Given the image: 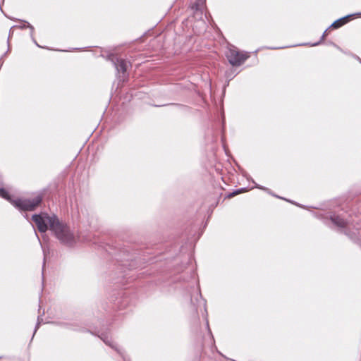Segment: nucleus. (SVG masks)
<instances>
[{
	"label": "nucleus",
	"instance_id": "nucleus-28",
	"mask_svg": "<svg viewBox=\"0 0 361 361\" xmlns=\"http://www.w3.org/2000/svg\"><path fill=\"white\" fill-rule=\"evenodd\" d=\"M80 49V48H74L73 50H79Z\"/></svg>",
	"mask_w": 361,
	"mask_h": 361
},
{
	"label": "nucleus",
	"instance_id": "nucleus-12",
	"mask_svg": "<svg viewBox=\"0 0 361 361\" xmlns=\"http://www.w3.org/2000/svg\"><path fill=\"white\" fill-rule=\"evenodd\" d=\"M20 22V25H13L11 27V29H13V28H19V29H25V28H27V21L25 20H18Z\"/></svg>",
	"mask_w": 361,
	"mask_h": 361
},
{
	"label": "nucleus",
	"instance_id": "nucleus-3",
	"mask_svg": "<svg viewBox=\"0 0 361 361\" xmlns=\"http://www.w3.org/2000/svg\"><path fill=\"white\" fill-rule=\"evenodd\" d=\"M42 195L38 194L32 199L17 198L12 201V204L16 208L22 212L34 211L42 202Z\"/></svg>",
	"mask_w": 361,
	"mask_h": 361
},
{
	"label": "nucleus",
	"instance_id": "nucleus-8",
	"mask_svg": "<svg viewBox=\"0 0 361 361\" xmlns=\"http://www.w3.org/2000/svg\"><path fill=\"white\" fill-rule=\"evenodd\" d=\"M221 193L219 194H214V196L213 197V201L210 204L209 209L211 210V212H213V209L218 205L219 204V200L221 197Z\"/></svg>",
	"mask_w": 361,
	"mask_h": 361
},
{
	"label": "nucleus",
	"instance_id": "nucleus-5",
	"mask_svg": "<svg viewBox=\"0 0 361 361\" xmlns=\"http://www.w3.org/2000/svg\"><path fill=\"white\" fill-rule=\"evenodd\" d=\"M226 58L230 64L233 66H240L249 57L246 54H242L236 50L233 47V49H229L226 52Z\"/></svg>",
	"mask_w": 361,
	"mask_h": 361
},
{
	"label": "nucleus",
	"instance_id": "nucleus-19",
	"mask_svg": "<svg viewBox=\"0 0 361 361\" xmlns=\"http://www.w3.org/2000/svg\"><path fill=\"white\" fill-rule=\"evenodd\" d=\"M32 42L36 44V46H37L38 47H41V46L37 42V41L35 40V37H32ZM42 48H43L42 47ZM45 49H49L48 47H44Z\"/></svg>",
	"mask_w": 361,
	"mask_h": 361
},
{
	"label": "nucleus",
	"instance_id": "nucleus-25",
	"mask_svg": "<svg viewBox=\"0 0 361 361\" xmlns=\"http://www.w3.org/2000/svg\"><path fill=\"white\" fill-rule=\"evenodd\" d=\"M39 322H38L36 324V326H35V333L36 332L37 328L39 327Z\"/></svg>",
	"mask_w": 361,
	"mask_h": 361
},
{
	"label": "nucleus",
	"instance_id": "nucleus-15",
	"mask_svg": "<svg viewBox=\"0 0 361 361\" xmlns=\"http://www.w3.org/2000/svg\"><path fill=\"white\" fill-rule=\"evenodd\" d=\"M269 193H270V194H271L273 196H274V197H277V198L283 199V200H286V201H288V202H291V203H293V204H295V202H294L290 201V200H286V198L281 197H280V196H279V195H274V194L271 193V192H270ZM295 204H296V203H295ZM297 205H298V206H299V207H303V206H302V204H297Z\"/></svg>",
	"mask_w": 361,
	"mask_h": 361
},
{
	"label": "nucleus",
	"instance_id": "nucleus-1",
	"mask_svg": "<svg viewBox=\"0 0 361 361\" xmlns=\"http://www.w3.org/2000/svg\"><path fill=\"white\" fill-rule=\"evenodd\" d=\"M355 217L350 211L341 206L330 209L323 216L324 219H329L334 226H336L357 225L359 223L355 221Z\"/></svg>",
	"mask_w": 361,
	"mask_h": 361
},
{
	"label": "nucleus",
	"instance_id": "nucleus-18",
	"mask_svg": "<svg viewBox=\"0 0 361 361\" xmlns=\"http://www.w3.org/2000/svg\"><path fill=\"white\" fill-rule=\"evenodd\" d=\"M102 339H103L104 342L106 344H107V345H109V346H111V348H114V345H113L109 342V341L108 338H102Z\"/></svg>",
	"mask_w": 361,
	"mask_h": 361
},
{
	"label": "nucleus",
	"instance_id": "nucleus-2",
	"mask_svg": "<svg viewBox=\"0 0 361 361\" xmlns=\"http://www.w3.org/2000/svg\"><path fill=\"white\" fill-rule=\"evenodd\" d=\"M48 231L63 243L71 245L75 241V235L70 227H37V231L42 234Z\"/></svg>",
	"mask_w": 361,
	"mask_h": 361
},
{
	"label": "nucleus",
	"instance_id": "nucleus-29",
	"mask_svg": "<svg viewBox=\"0 0 361 361\" xmlns=\"http://www.w3.org/2000/svg\"><path fill=\"white\" fill-rule=\"evenodd\" d=\"M34 231H35V234L37 235V230H35V229L34 228Z\"/></svg>",
	"mask_w": 361,
	"mask_h": 361
},
{
	"label": "nucleus",
	"instance_id": "nucleus-23",
	"mask_svg": "<svg viewBox=\"0 0 361 361\" xmlns=\"http://www.w3.org/2000/svg\"><path fill=\"white\" fill-rule=\"evenodd\" d=\"M94 223H95V221H94V216H92L91 217V220H88V224H89V225H91V224H94Z\"/></svg>",
	"mask_w": 361,
	"mask_h": 361
},
{
	"label": "nucleus",
	"instance_id": "nucleus-21",
	"mask_svg": "<svg viewBox=\"0 0 361 361\" xmlns=\"http://www.w3.org/2000/svg\"><path fill=\"white\" fill-rule=\"evenodd\" d=\"M340 229H339V231L341 233H343V232H345V230L347 228H349L350 227H344V226H342V227H338Z\"/></svg>",
	"mask_w": 361,
	"mask_h": 361
},
{
	"label": "nucleus",
	"instance_id": "nucleus-17",
	"mask_svg": "<svg viewBox=\"0 0 361 361\" xmlns=\"http://www.w3.org/2000/svg\"><path fill=\"white\" fill-rule=\"evenodd\" d=\"M167 105L176 106L180 107V109L187 108L186 106H184V105L180 104H176V103H171V104H168Z\"/></svg>",
	"mask_w": 361,
	"mask_h": 361
},
{
	"label": "nucleus",
	"instance_id": "nucleus-7",
	"mask_svg": "<svg viewBox=\"0 0 361 361\" xmlns=\"http://www.w3.org/2000/svg\"><path fill=\"white\" fill-rule=\"evenodd\" d=\"M355 16V13L349 14L345 16H343L342 18H340L339 19L336 20L334 22L332 23V24L328 27L329 28H334V29H338L341 27V26L346 24L348 21H350L351 19H353Z\"/></svg>",
	"mask_w": 361,
	"mask_h": 361
},
{
	"label": "nucleus",
	"instance_id": "nucleus-20",
	"mask_svg": "<svg viewBox=\"0 0 361 361\" xmlns=\"http://www.w3.org/2000/svg\"><path fill=\"white\" fill-rule=\"evenodd\" d=\"M255 188H259V189H262V190H269L268 188H267L265 187H263L262 185H257V184L255 185Z\"/></svg>",
	"mask_w": 361,
	"mask_h": 361
},
{
	"label": "nucleus",
	"instance_id": "nucleus-14",
	"mask_svg": "<svg viewBox=\"0 0 361 361\" xmlns=\"http://www.w3.org/2000/svg\"><path fill=\"white\" fill-rule=\"evenodd\" d=\"M27 27L30 30V35L31 38L34 37V35H34V30H35L34 27L30 23H27Z\"/></svg>",
	"mask_w": 361,
	"mask_h": 361
},
{
	"label": "nucleus",
	"instance_id": "nucleus-24",
	"mask_svg": "<svg viewBox=\"0 0 361 361\" xmlns=\"http://www.w3.org/2000/svg\"><path fill=\"white\" fill-rule=\"evenodd\" d=\"M353 57H354L356 60H357V61L360 63V64H361V59H360L358 56H357V55H353Z\"/></svg>",
	"mask_w": 361,
	"mask_h": 361
},
{
	"label": "nucleus",
	"instance_id": "nucleus-13",
	"mask_svg": "<svg viewBox=\"0 0 361 361\" xmlns=\"http://www.w3.org/2000/svg\"><path fill=\"white\" fill-rule=\"evenodd\" d=\"M328 29H326L324 33L322 34V37H321V39L319 41H318L317 42H315V43H313L311 44L312 47H315V46H317L319 44H321V42L324 40V37L326 36V32H327Z\"/></svg>",
	"mask_w": 361,
	"mask_h": 361
},
{
	"label": "nucleus",
	"instance_id": "nucleus-6",
	"mask_svg": "<svg viewBox=\"0 0 361 361\" xmlns=\"http://www.w3.org/2000/svg\"><path fill=\"white\" fill-rule=\"evenodd\" d=\"M106 59L114 64L117 73L121 72L123 74L126 73L127 64L125 59L118 58L116 54L112 53L106 56Z\"/></svg>",
	"mask_w": 361,
	"mask_h": 361
},
{
	"label": "nucleus",
	"instance_id": "nucleus-26",
	"mask_svg": "<svg viewBox=\"0 0 361 361\" xmlns=\"http://www.w3.org/2000/svg\"><path fill=\"white\" fill-rule=\"evenodd\" d=\"M355 16H361V12H358V13H355Z\"/></svg>",
	"mask_w": 361,
	"mask_h": 361
},
{
	"label": "nucleus",
	"instance_id": "nucleus-10",
	"mask_svg": "<svg viewBox=\"0 0 361 361\" xmlns=\"http://www.w3.org/2000/svg\"><path fill=\"white\" fill-rule=\"evenodd\" d=\"M201 4H205V2H203V1H200V3H198V2H195L194 4H192L191 6H190V8L194 11H200V15L202 14V10L201 8Z\"/></svg>",
	"mask_w": 361,
	"mask_h": 361
},
{
	"label": "nucleus",
	"instance_id": "nucleus-11",
	"mask_svg": "<svg viewBox=\"0 0 361 361\" xmlns=\"http://www.w3.org/2000/svg\"><path fill=\"white\" fill-rule=\"evenodd\" d=\"M0 197L8 200L11 199L8 191L4 188H0Z\"/></svg>",
	"mask_w": 361,
	"mask_h": 361
},
{
	"label": "nucleus",
	"instance_id": "nucleus-22",
	"mask_svg": "<svg viewBox=\"0 0 361 361\" xmlns=\"http://www.w3.org/2000/svg\"><path fill=\"white\" fill-rule=\"evenodd\" d=\"M291 46H287V47H267L268 49H283V48H286V47H290Z\"/></svg>",
	"mask_w": 361,
	"mask_h": 361
},
{
	"label": "nucleus",
	"instance_id": "nucleus-4",
	"mask_svg": "<svg viewBox=\"0 0 361 361\" xmlns=\"http://www.w3.org/2000/svg\"><path fill=\"white\" fill-rule=\"evenodd\" d=\"M32 220L35 222V226H65L60 222L56 214L49 215L48 213L43 212L33 214Z\"/></svg>",
	"mask_w": 361,
	"mask_h": 361
},
{
	"label": "nucleus",
	"instance_id": "nucleus-16",
	"mask_svg": "<svg viewBox=\"0 0 361 361\" xmlns=\"http://www.w3.org/2000/svg\"><path fill=\"white\" fill-rule=\"evenodd\" d=\"M13 33V29H11H11H10V30H9L8 37V50H7V51H6L4 55L6 54V53H7V52L9 51V49H10L9 39H10V37L12 36Z\"/></svg>",
	"mask_w": 361,
	"mask_h": 361
},
{
	"label": "nucleus",
	"instance_id": "nucleus-27",
	"mask_svg": "<svg viewBox=\"0 0 361 361\" xmlns=\"http://www.w3.org/2000/svg\"><path fill=\"white\" fill-rule=\"evenodd\" d=\"M353 228H355L356 231H358V228L357 227H353Z\"/></svg>",
	"mask_w": 361,
	"mask_h": 361
},
{
	"label": "nucleus",
	"instance_id": "nucleus-9",
	"mask_svg": "<svg viewBox=\"0 0 361 361\" xmlns=\"http://www.w3.org/2000/svg\"><path fill=\"white\" fill-rule=\"evenodd\" d=\"M247 190V188H241L239 189L234 190L231 192H228L225 198H231L234 197L235 195H237L243 192H245Z\"/></svg>",
	"mask_w": 361,
	"mask_h": 361
}]
</instances>
